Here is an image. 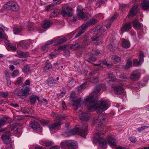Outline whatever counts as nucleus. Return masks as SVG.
Here are the masks:
<instances>
[{
	"label": "nucleus",
	"instance_id": "nucleus-39",
	"mask_svg": "<svg viewBox=\"0 0 149 149\" xmlns=\"http://www.w3.org/2000/svg\"><path fill=\"white\" fill-rule=\"evenodd\" d=\"M132 61L130 59H128L126 65L124 66V68L125 69H127L131 67L132 65Z\"/></svg>",
	"mask_w": 149,
	"mask_h": 149
},
{
	"label": "nucleus",
	"instance_id": "nucleus-26",
	"mask_svg": "<svg viewBox=\"0 0 149 149\" xmlns=\"http://www.w3.org/2000/svg\"><path fill=\"white\" fill-rule=\"evenodd\" d=\"M81 101V98H79L77 100L74 99L71 100V103L73 106H75L76 108L77 109L78 107L80 106L79 104Z\"/></svg>",
	"mask_w": 149,
	"mask_h": 149
},
{
	"label": "nucleus",
	"instance_id": "nucleus-9",
	"mask_svg": "<svg viewBox=\"0 0 149 149\" xmlns=\"http://www.w3.org/2000/svg\"><path fill=\"white\" fill-rule=\"evenodd\" d=\"M56 43V40L55 39L47 41L46 43L42 47V49L43 51L47 52L49 50L50 45L54 44V45H55Z\"/></svg>",
	"mask_w": 149,
	"mask_h": 149
},
{
	"label": "nucleus",
	"instance_id": "nucleus-23",
	"mask_svg": "<svg viewBox=\"0 0 149 149\" xmlns=\"http://www.w3.org/2000/svg\"><path fill=\"white\" fill-rule=\"evenodd\" d=\"M63 118V117H62L60 116H56V130L59 129V127L62 124V123L61 121Z\"/></svg>",
	"mask_w": 149,
	"mask_h": 149
},
{
	"label": "nucleus",
	"instance_id": "nucleus-2",
	"mask_svg": "<svg viewBox=\"0 0 149 149\" xmlns=\"http://www.w3.org/2000/svg\"><path fill=\"white\" fill-rule=\"evenodd\" d=\"M88 125L86 123H82L79 125V127L77 128H75V129H73L70 130V132L72 133V134L69 135V136H71L72 135L76 133L77 132H79L81 134V135L84 137L87 134V132L88 129Z\"/></svg>",
	"mask_w": 149,
	"mask_h": 149
},
{
	"label": "nucleus",
	"instance_id": "nucleus-54",
	"mask_svg": "<svg viewBox=\"0 0 149 149\" xmlns=\"http://www.w3.org/2000/svg\"><path fill=\"white\" fill-rule=\"evenodd\" d=\"M8 47L10 49H11L13 51H15L16 50L17 48L15 46L9 45Z\"/></svg>",
	"mask_w": 149,
	"mask_h": 149
},
{
	"label": "nucleus",
	"instance_id": "nucleus-12",
	"mask_svg": "<svg viewBox=\"0 0 149 149\" xmlns=\"http://www.w3.org/2000/svg\"><path fill=\"white\" fill-rule=\"evenodd\" d=\"M10 136L11 134L9 131H6L3 133L2 136V139L5 143H7L10 141Z\"/></svg>",
	"mask_w": 149,
	"mask_h": 149
},
{
	"label": "nucleus",
	"instance_id": "nucleus-60",
	"mask_svg": "<svg viewBox=\"0 0 149 149\" xmlns=\"http://www.w3.org/2000/svg\"><path fill=\"white\" fill-rule=\"evenodd\" d=\"M114 60L116 62H119L121 60V58L118 56H116L114 58Z\"/></svg>",
	"mask_w": 149,
	"mask_h": 149
},
{
	"label": "nucleus",
	"instance_id": "nucleus-34",
	"mask_svg": "<svg viewBox=\"0 0 149 149\" xmlns=\"http://www.w3.org/2000/svg\"><path fill=\"white\" fill-rule=\"evenodd\" d=\"M7 118H8L7 117H3L0 120V127L7 123L6 121Z\"/></svg>",
	"mask_w": 149,
	"mask_h": 149
},
{
	"label": "nucleus",
	"instance_id": "nucleus-20",
	"mask_svg": "<svg viewBox=\"0 0 149 149\" xmlns=\"http://www.w3.org/2000/svg\"><path fill=\"white\" fill-rule=\"evenodd\" d=\"M97 22V20L95 17H92L91 18L86 24H83L84 25L86 26L87 28L88 26L94 24L96 23Z\"/></svg>",
	"mask_w": 149,
	"mask_h": 149
},
{
	"label": "nucleus",
	"instance_id": "nucleus-27",
	"mask_svg": "<svg viewBox=\"0 0 149 149\" xmlns=\"http://www.w3.org/2000/svg\"><path fill=\"white\" fill-rule=\"evenodd\" d=\"M52 24V22L50 21L45 20L42 24V26L44 29H47Z\"/></svg>",
	"mask_w": 149,
	"mask_h": 149
},
{
	"label": "nucleus",
	"instance_id": "nucleus-53",
	"mask_svg": "<svg viewBox=\"0 0 149 149\" xmlns=\"http://www.w3.org/2000/svg\"><path fill=\"white\" fill-rule=\"evenodd\" d=\"M148 128V127L147 126H144L142 127H139L137 129V130L139 132H141L143 131L144 129Z\"/></svg>",
	"mask_w": 149,
	"mask_h": 149
},
{
	"label": "nucleus",
	"instance_id": "nucleus-4",
	"mask_svg": "<svg viewBox=\"0 0 149 149\" xmlns=\"http://www.w3.org/2000/svg\"><path fill=\"white\" fill-rule=\"evenodd\" d=\"M73 10L70 4L64 6L62 10L61 13L65 17H70L72 15Z\"/></svg>",
	"mask_w": 149,
	"mask_h": 149
},
{
	"label": "nucleus",
	"instance_id": "nucleus-47",
	"mask_svg": "<svg viewBox=\"0 0 149 149\" xmlns=\"http://www.w3.org/2000/svg\"><path fill=\"white\" fill-rule=\"evenodd\" d=\"M30 70V68L29 66L28 65L24 66L23 69V71L24 72L26 73L29 72Z\"/></svg>",
	"mask_w": 149,
	"mask_h": 149
},
{
	"label": "nucleus",
	"instance_id": "nucleus-21",
	"mask_svg": "<svg viewBox=\"0 0 149 149\" xmlns=\"http://www.w3.org/2000/svg\"><path fill=\"white\" fill-rule=\"evenodd\" d=\"M133 25L135 29H141L143 27L142 24L138 22L137 19H135L132 21Z\"/></svg>",
	"mask_w": 149,
	"mask_h": 149
},
{
	"label": "nucleus",
	"instance_id": "nucleus-41",
	"mask_svg": "<svg viewBox=\"0 0 149 149\" xmlns=\"http://www.w3.org/2000/svg\"><path fill=\"white\" fill-rule=\"evenodd\" d=\"M107 77L109 79L110 78L113 81H115L116 79V78L114 76L112 73H109L108 74Z\"/></svg>",
	"mask_w": 149,
	"mask_h": 149
},
{
	"label": "nucleus",
	"instance_id": "nucleus-36",
	"mask_svg": "<svg viewBox=\"0 0 149 149\" xmlns=\"http://www.w3.org/2000/svg\"><path fill=\"white\" fill-rule=\"evenodd\" d=\"M31 44V43H28V42L24 43L21 42L19 43V45L21 47L26 49L28 48Z\"/></svg>",
	"mask_w": 149,
	"mask_h": 149
},
{
	"label": "nucleus",
	"instance_id": "nucleus-56",
	"mask_svg": "<svg viewBox=\"0 0 149 149\" xmlns=\"http://www.w3.org/2000/svg\"><path fill=\"white\" fill-rule=\"evenodd\" d=\"M5 38V35L3 31L0 32V38Z\"/></svg>",
	"mask_w": 149,
	"mask_h": 149
},
{
	"label": "nucleus",
	"instance_id": "nucleus-43",
	"mask_svg": "<svg viewBox=\"0 0 149 149\" xmlns=\"http://www.w3.org/2000/svg\"><path fill=\"white\" fill-rule=\"evenodd\" d=\"M6 146L7 148L8 149H13L14 148V145L12 142H10V141L7 143Z\"/></svg>",
	"mask_w": 149,
	"mask_h": 149
},
{
	"label": "nucleus",
	"instance_id": "nucleus-3",
	"mask_svg": "<svg viewBox=\"0 0 149 149\" xmlns=\"http://www.w3.org/2000/svg\"><path fill=\"white\" fill-rule=\"evenodd\" d=\"M4 8L8 10H10L14 12L19 10V8L18 4L13 1H8L4 5Z\"/></svg>",
	"mask_w": 149,
	"mask_h": 149
},
{
	"label": "nucleus",
	"instance_id": "nucleus-35",
	"mask_svg": "<svg viewBox=\"0 0 149 149\" xmlns=\"http://www.w3.org/2000/svg\"><path fill=\"white\" fill-rule=\"evenodd\" d=\"M31 44V43H28V42L24 43L21 42L19 43V45L21 47L26 49L28 48Z\"/></svg>",
	"mask_w": 149,
	"mask_h": 149
},
{
	"label": "nucleus",
	"instance_id": "nucleus-55",
	"mask_svg": "<svg viewBox=\"0 0 149 149\" xmlns=\"http://www.w3.org/2000/svg\"><path fill=\"white\" fill-rule=\"evenodd\" d=\"M18 125L17 124H15L13 127L11 128V130H12L13 131H17L18 128L17 127V126Z\"/></svg>",
	"mask_w": 149,
	"mask_h": 149
},
{
	"label": "nucleus",
	"instance_id": "nucleus-50",
	"mask_svg": "<svg viewBox=\"0 0 149 149\" xmlns=\"http://www.w3.org/2000/svg\"><path fill=\"white\" fill-rule=\"evenodd\" d=\"M129 139L131 141L132 143L136 142L137 141V139L134 136H131L129 138Z\"/></svg>",
	"mask_w": 149,
	"mask_h": 149
},
{
	"label": "nucleus",
	"instance_id": "nucleus-19",
	"mask_svg": "<svg viewBox=\"0 0 149 149\" xmlns=\"http://www.w3.org/2000/svg\"><path fill=\"white\" fill-rule=\"evenodd\" d=\"M90 117L89 114L87 113H82L79 116V118L84 121L88 120Z\"/></svg>",
	"mask_w": 149,
	"mask_h": 149
},
{
	"label": "nucleus",
	"instance_id": "nucleus-5",
	"mask_svg": "<svg viewBox=\"0 0 149 149\" xmlns=\"http://www.w3.org/2000/svg\"><path fill=\"white\" fill-rule=\"evenodd\" d=\"M106 118L103 116H100L97 119L95 120L94 124L99 127H101L105 125L106 123Z\"/></svg>",
	"mask_w": 149,
	"mask_h": 149
},
{
	"label": "nucleus",
	"instance_id": "nucleus-62",
	"mask_svg": "<svg viewBox=\"0 0 149 149\" xmlns=\"http://www.w3.org/2000/svg\"><path fill=\"white\" fill-rule=\"evenodd\" d=\"M95 17L96 18L100 17V18H102L104 17L102 13H99L96 15H95Z\"/></svg>",
	"mask_w": 149,
	"mask_h": 149
},
{
	"label": "nucleus",
	"instance_id": "nucleus-29",
	"mask_svg": "<svg viewBox=\"0 0 149 149\" xmlns=\"http://www.w3.org/2000/svg\"><path fill=\"white\" fill-rule=\"evenodd\" d=\"M131 27L130 23L129 22H127L122 28V30L123 32L127 31L131 28Z\"/></svg>",
	"mask_w": 149,
	"mask_h": 149
},
{
	"label": "nucleus",
	"instance_id": "nucleus-6",
	"mask_svg": "<svg viewBox=\"0 0 149 149\" xmlns=\"http://www.w3.org/2000/svg\"><path fill=\"white\" fill-rule=\"evenodd\" d=\"M29 124L30 127L33 130H36L37 132H41L42 131V129L40 127V125L37 122L31 121Z\"/></svg>",
	"mask_w": 149,
	"mask_h": 149
},
{
	"label": "nucleus",
	"instance_id": "nucleus-22",
	"mask_svg": "<svg viewBox=\"0 0 149 149\" xmlns=\"http://www.w3.org/2000/svg\"><path fill=\"white\" fill-rule=\"evenodd\" d=\"M77 14L79 17L81 18L84 17L85 15L83 12V8L82 6H79L77 9Z\"/></svg>",
	"mask_w": 149,
	"mask_h": 149
},
{
	"label": "nucleus",
	"instance_id": "nucleus-8",
	"mask_svg": "<svg viewBox=\"0 0 149 149\" xmlns=\"http://www.w3.org/2000/svg\"><path fill=\"white\" fill-rule=\"evenodd\" d=\"M144 54L141 51L139 53V61H138L137 59H135L133 61V65L135 66H138L143 62L144 59Z\"/></svg>",
	"mask_w": 149,
	"mask_h": 149
},
{
	"label": "nucleus",
	"instance_id": "nucleus-40",
	"mask_svg": "<svg viewBox=\"0 0 149 149\" xmlns=\"http://www.w3.org/2000/svg\"><path fill=\"white\" fill-rule=\"evenodd\" d=\"M67 40L66 38L65 37L61 38H57V43H62L65 42Z\"/></svg>",
	"mask_w": 149,
	"mask_h": 149
},
{
	"label": "nucleus",
	"instance_id": "nucleus-38",
	"mask_svg": "<svg viewBox=\"0 0 149 149\" xmlns=\"http://www.w3.org/2000/svg\"><path fill=\"white\" fill-rule=\"evenodd\" d=\"M23 83L21 77H19L14 84L16 85L21 86Z\"/></svg>",
	"mask_w": 149,
	"mask_h": 149
},
{
	"label": "nucleus",
	"instance_id": "nucleus-18",
	"mask_svg": "<svg viewBox=\"0 0 149 149\" xmlns=\"http://www.w3.org/2000/svg\"><path fill=\"white\" fill-rule=\"evenodd\" d=\"M86 26V25H84V24H83L81 26V28L79 30L77 35L75 36V38H77L84 33L87 29Z\"/></svg>",
	"mask_w": 149,
	"mask_h": 149
},
{
	"label": "nucleus",
	"instance_id": "nucleus-44",
	"mask_svg": "<svg viewBox=\"0 0 149 149\" xmlns=\"http://www.w3.org/2000/svg\"><path fill=\"white\" fill-rule=\"evenodd\" d=\"M119 78L120 79L121 81H125L128 79V78L126 75L122 74L120 76Z\"/></svg>",
	"mask_w": 149,
	"mask_h": 149
},
{
	"label": "nucleus",
	"instance_id": "nucleus-42",
	"mask_svg": "<svg viewBox=\"0 0 149 149\" xmlns=\"http://www.w3.org/2000/svg\"><path fill=\"white\" fill-rule=\"evenodd\" d=\"M79 46L80 45L78 43H76L71 45L70 47L72 50H75L77 49Z\"/></svg>",
	"mask_w": 149,
	"mask_h": 149
},
{
	"label": "nucleus",
	"instance_id": "nucleus-37",
	"mask_svg": "<svg viewBox=\"0 0 149 149\" xmlns=\"http://www.w3.org/2000/svg\"><path fill=\"white\" fill-rule=\"evenodd\" d=\"M38 97L36 96H32L29 97L30 102L31 104H34L37 99Z\"/></svg>",
	"mask_w": 149,
	"mask_h": 149
},
{
	"label": "nucleus",
	"instance_id": "nucleus-13",
	"mask_svg": "<svg viewBox=\"0 0 149 149\" xmlns=\"http://www.w3.org/2000/svg\"><path fill=\"white\" fill-rule=\"evenodd\" d=\"M113 88L114 93L117 95H121L124 91L123 88L118 85H116Z\"/></svg>",
	"mask_w": 149,
	"mask_h": 149
},
{
	"label": "nucleus",
	"instance_id": "nucleus-33",
	"mask_svg": "<svg viewBox=\"0 0 149 149\" xmlns=\"http://www.w3.org/2000/svg\"><path fill=\"white\" fill-rule=\"evenodd\" d=\"M88 39L87 38H84L81 45V47L84 48L88 45Z\"/></svg>",
	"mask_w": 149,
	"mask_h": 149
},
{
	"label": "nucleus",
	"instance_id": "nucleus-61",
	"mask_svg": "<svg viewBox=\"0 0 149 149\" xmlns=\"http://www.w3.org/2000/svg\"><path fill=\"white\" fill-rule=\"evenodd\" d=\"M100 36H98L96 37L95 36H93L91 38V39L92 41L99 40H100Z\"/></svg>",
	"mask_w": 149,
	"mask_h": 149
},
{
	"label": "nucleus",
	"instance_id": "nucleus-10",
	"mask_svg": "<svg viewBox=\"0 0 149 149\" xmlns=\"http://www.w3.org/2000/svg\"><path fill=\"white\" fill-rule=\"evenodd\" d=\"M29 88L28 87H26L23 88H22L17 92V94L18 96H26L29 94Z\"/></svg>",
	"mask_w": 149,
	"mask_h": 149
},
{
	"label": "nucleus",
	"instance_id": "nucleus-14",
	"mask_svg": "<svg viewBox=\"0 0 149 149\" xmlns=\"http://www.w3.org/2000/svg\"><path fill=\"white\" fill-rule=\"evenodd\" d=\"M140 77V72L138 70L133 71L130 76L131 79L133 81L138 80Z\"/></svg>",
	"mask_w": 149,
	"mask_h": 149
},
{
	"label": "nucleus",
	"instance_id": "nucleus-28",
	"mask_svg": "<svg viewBox=\"0 0 149 149\" xmlns=\"http://www.w3.org/2000/svg\"><path fill=\"white\" fill-rule=\"evenodd\" d=\"M122 45L123 47L127 48L130 47V43L129 40L123 39L122 41Z\"/></svg>",
	"mask_w": 149,
	"mask_h": 149
},
{
	"label": "nucleus",
	"instance_id": "nucleus-51",
	"mask_svg": "<svg viewBox=\"0 0 149 149\" xmlns=\"http://www.w3.org/2000/svg\"><path fill=\"white\" fill-rule=\"evenodd\" d=\"M55 5L52 3L50 4L49 6L48 10H54L55 8Z\"/></svg>",
	"mask_w": 149,
	"mask_h": 149
},
{
	"label": "nucleus",
	"instance_id": "nucleus-24",
	"mask_svg": "<svg viewBox=\"0 0 149 149\" xmlns=\"http://www.w3.org/2000/svg\"><path fill=\"white\" fill-rule=\"evenodd\" d=\"M54 143L51 141L46 140L42 141L41 144L43 146H45L46 147H50L54 145Z\"/></svg>",
	"mask_w": 149,
	"mask_h": 149
},
{
	"label": "nucleus",
	"instance_id": "nucleus-7",
	"mask_svg": "<svg viewBox=\"0 0 149 149\" xmlns=\"http://www.w3.org/2000/svg\"><path fill=\"white\" fill-rule=\"evenodd\" d=\"M93 140L95 142H98L99 145L102 148H106L107 147V142L105 140L103 139L100 137L98 138L96 136L93 138Z\"/></svg>",
	"mask_w": 149,
	"mask_h": 149
},
{
	"label": "nucleus",
	"instance_id": "nucleus-48",
	"mask_svg": "<svg viewBox=\"0 0 149 149\" xmlns=\"http://www.w3.org/2000/svg\"><path fill=\"white\" fill-rule=\"evenodd\" d=\"M19 73V71L18 70H14L12 73L11 76L12 77H14L17 75Z\"/></svg>",
	"mask_w": 149,
	"mask_h": 149
},
{
	"label": "nucleus",
	"instance_id": "nucleus-64",
	"mask_svg": "<svg viewBox=\"0 0 149 149\" xmlns=\"http://www.w3.org/2000/svg\"><path fill=\"white\" fill-rule=\"evenodd\" d=\"M117 17V16L116 15H115L113 16L110 19V21L112 22Z\"/></svg>",
	"mask_w": 149,
	"mask_h": 149
},
{
	"label": "nucleus",
	"instance_id": "nucleus-16",
	"mask_svg": "<svg viewBox=\"0 0 149 149\" xmlns=\"http://www.w3.org/2000/svg\"><path fill=\"white\" fill-rule=\"evenodd\" d=\"M139 5L137 3H135L133 6L131 10L130 14L127 16L129 17L131 16L132 17H133L137 13L136 9L138 7Z\"/></svg>",
	"mask_w": 149,
	"mask_h": 149
},
{
	"label": "nucleus",
	"instance_id": "nucleus-1",
	"mask_svg": "<svg viewBox=\"0 0 149 149\" xmlns=\"http://www.w3.org/2000/svg\"><path fill=\"white\" fill-rule=\"evenodd\" d=\"M102 86L100 84L97 86L94 90L93 93L86 96L83 101L84 104L88 106V112L96 110L98 113H101L109 107L107 102L105 101L97 102V94L101 90Z\"/></svg>",
	"mask_w": 149,
	"mask_h": 149
},
{
	"label": "nucleus",
	"instance_id": "nucleus-63",
	"mask_svg": "<svg viewBox=\"0 0 149 149\" xmlns=\"http://www.w3.org/2000/svg\"><path fill=\"white\" fill-rule=\"evenodd\" d=\"M117 17V16L116 15H115L113 16L110 19V21L112 22Z\"/></svg>",
	"mask_w": 149,
	"mask_h": 149
},
{
	"label": "nucleus",
	"instance_id": "nucleus-49",
	"mask_svg": "<svg viewBox=\"0 0 149 149\" xmlns=\"http://www.w3.org/2000/svg\"><path fill=\"white\" fill-rule=\"evenodd\" d=\"M1 95L4 98H6L8 96L9 94L8 93L4 92L2 91L1 92Z\"/></svg>",
	"mask_w": 149,
	"mask_h": 149
},
{
	"label": "nucleus",
	"instance_id": "nucleus-59",
	"mask_svg": "<svg viewBox=\"0 0 149 149\" xmlns=\"http://www.w3.org/2000/svg\"><path fill=\"white\" fill-rule=\"evenodd\" d=\"M90 81L92 83L97 82V78H91L90 79Z\"/></svg>",
	"mask_w": 149,
	"mask_h": 149
},
{
	"label": "nucleus",
	"instance_id": "nucleus-17",
	"mask_svg": "<svg viewBox=\"0 0 149 149\" xmlns=\"http://www.w3.org/2000/svg\"><path fill=\"white\" fill-rule=\"evenodd\" d=\"M104 26L101 25H98L96 26L94 29H93L91 31V33H93V32L101 31L102 32H104L106 30L105 29L104 27Z\"/></svg>",
	"mask_w": 149,
	"mask_h": 149
},
{
	"label": "nucleus",
	"instance_id": "nucleus-57",
	"mask_svg": "<svg viewBox=\"0 0 149 149\" xmlns=\"http://www.w3.org/2000/svg\"><path fill=\"white\" fill-rule=\"evenodd\" d=\"M85 85V84H82L80 87H79L78 88V90L79 91H81L82 89H84L85 88L84 86Z\"/></svg>",
	"mask_w": 149,
	"mask_h": 149
},
{
	"label": "nucleus",
	"instance_id": "nucleus-45",
	"mask_svg": "<svg viewBox=\"0 0 149 149\" xmlns=\"http://www.w3.org/2000/svg\"><path fill=\"white\" fill-rule=\"evenodd\" d=\"M52 65L50 64H47L43 68V70L45 72H47V70L51 69L52 68Z\"/></svg>",
	"mask_w": 149,
	"mask_h": 149
},
{
	"label": "nucleus",
	"instance_id": "nucleus-52",
	"mask_svg": "<svg viewBox=\"0 0 149 149\" xmlns=\"http://www.w3.org/2000/svg\"><path fill=\"white\" fill-rule=\"evenodd\" d=\"M65 94V93L64 92H62L58 94L57 95V97L58 98L60 99Z\"/></svg>",
	"mask_w": 149,
	"mask_h": 149
},
{
	"label": "nucleus",
	"instance_id": "nucleus-11",
	"mask_svg": "<svg viewBox=\"0 0 149 149\" xmlns=\"http://www.w3.org/2000/svg\"><path fill=\"white\" fill-rule=\"evenodd\" d=\"M66 144L69 149H76L77 147V142L74 140H69L66 142Z\"/></svg>",
	"mask_w": 149,
	"mask_h": 149
},
{
	"label": "nucleus",
	"instance_id": "nucleus-32",
	"mask_svg": "<svg viewBox=\"0 0 149 149\" xmlns=\"http://www.w3.org/2000/svg\"><path fill=\"white\" fill-rule=\"evenodd\" d=\"M50 131L51 132H55L56 130V123H54L48 126Z\"/></svg>",
	"mask_w": 149,
	"mask_h": 149
},
{
	"label": "nucleus",
	"instance_id": "nucleus-30",
	"mask_svg": "<svg viewBox=\"0 0 149 149\" xmlns=\"http://www.w3.org/2000/svg\"><path fill=\"white\" fill-rule=\"evenodd\" d=\"M12 63L14 64L17 65L19 64H23L24 63V61L22 59H18L14 60Z\"/></svg>",
	"mask_w": 149,
	"mask_h": 149
},
{
	"label": "nucleus",
	"instance_id": "nucleus-46",
	"mask_svg": "<svg viewBox=\"0 0 149 149\" xmlns=\"http://www.w3.org/2000/svg\"><path fill=\"white\" fill-rule=\"evenodd\" d=\"M40 122L41 124L43 126H45L47 124L49 123V121L47 120H46L43 119H41L40 120Z\"/></svg>",
	"mask_w": 149,
	"mask_h": 149
},
{
	"label": "nucleus",
	"instance_id": "nucleus-31",
	"mask_svg": "<svg viewBox=\"0 0 149 149\" xmlns=\"http://www.w3.org/2000/svg\"><path fill=\"white\" fill-rule=\"evenodd\" d=\"M22 30V27L21 26H15L13 28V33L14 34H17L20 33Z\"/></svg>",
	"mask_w": 149,
	"mask_h": 149
},
{
	"label": "nucleus",
	"instance_id": "nucleus-25",
	"mask_svg": "<svg viewBox=\"0 0 149 149\" xmlns=\"http://www.w3.org/2000/svg\"><path fill=\"white\" fill-rule=\"evenodd\" d=\"M144 10L149 8V0H144L140 6Z\"/></svg>",
	"mask_w": 149,
	"mask_h": 149
},
{
	"label": "nucleus",
	"instance_id": "nucleus-58",
	"mask_svg": "<svg viewBox=\"0 0 149 149\" xmlns=\"http://www.w3.org/2000/svg\"><path fill=\"white\" fill-rule=\"evenodd\" d=\"M64 52L65 53L64 55L66 56H68L70 55V52L68 50H64Z\"/></svg>",
	"mask_w": 149,
	"mask_h": 149
},
{
	"label": "nucleus",
	"instance_id": "nucleus-15",
	"mask_svg": "<svg viewBox=\"0 0 149 149\" xmlns=\"http://www.w3.org/2000/svg\"><path fill=\"white\" fill-rule=\"evenodd\" d=\"M107 139L108 143L111 147L113 148L116 146V140L112 136H108Z\"/></svg>",
	"mask_w": 149,
	"mask_h": 149
}]
</instances>
